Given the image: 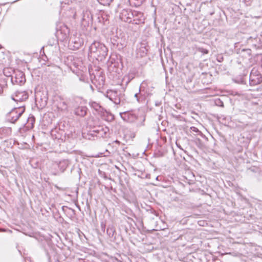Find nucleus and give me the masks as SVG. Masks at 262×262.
I'll list each match as a JSON object with an SVG mask.
<instances>
[{
  "label": "nucleus",
  "mask_w": 262,
  "mask_h": 262,
  "mask_svg": "<svg viewBox=\"0 0 262 262\" xmlns=\"http://www.w3.org/2000/svg\"><path fill=\"white\" fill-rule=\"evenodd\" d=\"M91 56H94L98 60L102 61L104 59L107 55V49L104 44L94 41L89 48Z\"/></svg>",
  "instance_id": "f257e3e1"
},
{
  "label": "nucleus",
  "mask_w": 262,
  "mask_h": 262,
  "mask_svg": "<svg viewBox=\"0 0 262 262\" xmlns=\"http://www.w3.org/2000/svg\"><path fill=\"white\" fill-rule=\"evenodd\" d=\"M25 111V105H18L9 112L6 115V119L8 121L14 123L20 117Z\"/></svg>",
  "instance_id": "f03ea898"
},
{
  "label": "nucleus",
  "mask_w": 262,
  "mask_h": 262,
  "mask_svg": "<svg viewBox=\"0 0 262 262\" xmlns=\"http://www.w3.org/2000/svg\"><path fill=\"white\" fill-rule=\"evenodd\" d=\"M35 99L36 104L40 108L45 107L48 102V92L46 91H38L35 92Z\"/></svg>",
  "instance_id": "7ed1b4c3"
},
{
  "label": "nucleus",
  "mask_w": 262,
  "mask_h": 262,
  "mask_svg": "<svg viewBox=\"0 0 262 262\" xmlns=\"http://www.w3.org/2000/svg\"><path fill=\"white\" fill-rule=\"evenodd\" d=\"M123 96V95L117 91L110 90L107 92L106 97L115 104L123 105L124 104Z\"/></svg>",
  "instance_id": "20e7f679"
},
{
  "label": "nucleus",
  "mask_w": 262,
  "mask_h": 262,
  "mask_svg": "<svg viewBox=\"0 0 262 262\" xmlns=\"http://www.w3.org/2000/svg\"><path fill=\"white\" fill-rule=\"evenodd\" d=\"M127 19L126 22L134 24H140L144 23L143 14L140 12L134 11L132 13L127 14Z\"/></svg>",
  "instance_id": "39448f33"
},
{
  "label": "nucleus",
  "mask_w": 262,
  "mask_h": 262,
  "mask_svg": "<svg viewBox=\"0 0 262 262\" xmlns=\"http://www.w3.org/2000/svg\"><path fill=\"white\" fill-rule=\"evenodd\" d=\"M262 82L261 74L256 69L253 68L250 74L249 84L251 86H255Z\"/></svg>",
  "instance_id": "423d86ee"
},
{
  "label": "nucleus",
  "mask_w": 262,
  "mask_h": 262,
  "mask_svg": "<svg viewBox=\"0 0 262 262\" xmlns=\"http://www.w3.org/2000/svg\"><path fill=\"white\" fill-rule=\"evenodd\" d=\"M11 82L13 84H24L26 82L25 74L19 70L15 71L11 75Z\"/></svg>",
  "instance_id": "0eeeda50"
},
{
  "label": "nucleus",
  "mask_w": 262,
  "mask_h": 262,
  "mask_svg": "<svg viewBox=\"0 0 262 262\" xmlns=\"http://www.w3.org/2000/svg\"><path fill=\"white\" fill-rule=\"evenodd\" d=\"M11 98L17 103V105H23L28 98V94L25 91H17L11 96Z\"/></svg>",
  "instance_id": "6e6552de"
},
{
  "label": "nucleus",
  "mask_w": 262,
  "mask_h": 262,
  "mask_svg": "<svg viewBox=\"0 0 262 262\" xmlns=\"http://www.w3.org/2000/svg\"><path fill=\"white\" fill-rule=\"evenodd\" d=\"M70 29L66 25H63L60 29L58 31V37L62 41H65L68 39L70 35Z\"/></svg>",
  "instance_id": "1a4fd4ad"
},
{
  "label": "nucleus",
  "mask_w": 262,
  "mask_h": 262,
  "mask_svg": "<svg viewBox=\"0 0 262 262\" xmlns=\"http://www.w3.org/2000/svg\"><path fill=\"white\" fill-rule=\"evenodd\" d=\"M120 115L124 121L128 122H133L137 119V116L130 111L120 113Z\"/></svg>",
  "instance_id": "9d476101"
},
{
  "label": "nucleus",
  "mask_w": 262,
  "mask_h": 262,
  "mask_svg": "<svg viewBox=\"0 0 262 262\" xmlns=\"http://www.w3.org/2000/svg\"><path fill=\"white\" fill-rule=\"evenodd\" d=\"M83 42L79 37L71 38L69 44L70 48L72 50H77L81 46Z\"/></svg>",
  "instance_id": "9b49d317"
},
{
  "label": "nucleus",
  "mask_w": 262,
  "mask_h": 262,
  "mask_svg": "<svg viewBox=\"0 0 262 262\" xmlns=\"http://www.w3.org/2000/svg\"><path fill=\"white\" fill-rule=\"evenodd\" d=\"M249 41H251L252 46H253L255 49H262V35H260V36H257L254 38L250 37L249 39Z\"/></svg>",
  "instance_id": "f8f14e48"
},
{
  "label": "nucleus",
  "mask_w": 262,
  "mask_h": 262,
  "mask_svg": "<svg viewBox=\"0 0 262 262\" xmlns=\"http://www.w3.org/2000/svg\"><path fill=\"white\" fill-rule=\"evenodd\" d=\"M87 107L84 106H79L76 107L74 110V114L80 117H84L87 113Z\"/></svg>",
  "instance_id": "ddd939ff"
},
{
  "label": "nucleus",
  "mask_w": 262,
  "mask_h": 262,
  "mask_svg": "<svg viewBox=\"0 0 262 262\" xmlns=\"http://www.w3.org/2000/svg\"><path fill=\"white\" fill-rule=\"evenodd\" d=\"M70 162L69 160L64 159L59 162L58 163V167L62 172H63L69 166Z\"/></svg>",
  "instance_id": "4468645a"
},
{
  "label": "nucleus",
  "mask_w": 262,
  "mask_h": 262,
  "mask_svg": "<svg viewBox=\"0 0 262 262\" xmlns=\"http://www.w3.org/2000/svg\"><path fill=\"white\" fill-rule=\"evenodd\" d=\"M147 49L144 44H141L140 47L137 49V54L141 57H143L146 55Z\"/></svg>",
  "instance_id": "2eb2a0df"
},
{
  "label": "nucleus",
  "mask_w": 262,
  "mask_h": 262,
  "mask_svg": "<svg viewBox=\"0 0 262 262\" xmlns=\"http://www.w3.org/2000/svg\"><path fill=\"white\" fill-rule=\"evenodd\" d=\"M240 55L245 58H249L251 55V50L250 49H243L239 51Z\"/></svg>",
  "instance_id": "dca6fc26"
},
{
  "label": "nucleus",
  "mask_w": 262,
  "mask_h": 262,
  "mask_svg": "<svg viewBox=\"0 0 262 262\" xmlns=\"http://www.w3.org/2000/svg\"><path fill=\"white\" fill-rule=\"evenodd\" d=\"M89 105L92 108L98 112H101V110H103V108L101 107L100 104L97 103L96 102L90 101L89 102Z\"/></svg>",
  "instance_id": "f3484780"
},
{
  "label": "nucleus",
  "mask_w": 262,
  "mask_h": 262,
  "mask_svg": "<svg viewBox=\"0 0 262 262\" xmlns=\"http://www.w3.org/2000/svg\"><path fill=\"white\" fill-rule=\"evenodd\" d=\"M106 233L108 236L112 238H115L114 236L116 231L115 228L113 226L108 227L106 230Z\"/></svg>",
  "instance_id": "a211bd4d"
},
{
  "label": "nucleus",
  "mask_w": 262,
  "mask_h": 262,
  "mask_svg": "<svg viewBox=\"0 0 262 262\" xmlns=\"http://www.w3.org/2000/svg\"><path fill=\"white\" fill-rule=\"evenodd\" d=\"M35 119L34 116L29 117L27 122V127L28 128H32L34 127Z\"/></svg>",
  "instance_id": "6ab92c4d"
},
{
  "label": "nucleus",
  "mask_w": 262,
  "mask_h": 262,
  "mask_svg": "<svg viewBox=\"0 0 262 262\" xmlns=\"http://www.w3.org/2000/svg\"><path fill=\"white\" fill-rule=\"evenodd\" d=\"M132 12H132V11H128L127 10H123L120 14V18L122 20L126 22L125 20H127V19H128L127 17V15H128L127 14H128L129 13H132Z\"/></svg>",
  "instance_id": "aec40b11"
},
{
  "label": "nucleus",
  "mask_w": 262,
  "mask_h": 262,
  "mask_svg": "<svg viewBox=\"0 0 262 262\" xmlns=\"http://www.w3.org/2000/svg\"><path fill=\"white\" fill-rule=\"evenodd\" d=\"M91 13L89 11L86 10L85 12H83L82 17L83 20L89 21L90 20H91Z\"/></svg>",
  "instance_id": "412c9836"
},
{
  "label": "nucleus",
  "mask_w": 262,
  "mask_h": 262,
  "mask_svg": "<svg viewBox=\"0 0 262 262\" xmlns=\"http://www.w3.org/2000/svg\"><path fill=\"white\" fill-rule=\"evenodd\" d=\"M108 130H109L108 128L105 127L104 128L101 127V129H99V130H94V132H96V133H99L100 136L103 137V136H105L107 132H108Z\"/></svg>",
  "instance_id": "4be33fe9"
},
{
  "label": "nucleus",
  "mask_w": 262,
  "mask_h": 262,
  "mask_svg": "<svg viewBox=\"0 0 262 262\" xmlns=\"http://www.w3.org/2000/svg\"><path fill=\"white\" fill-rule=\"evenodd\" d=\"M98 2L103 6H109L113 0H97Z\"/></svg>",
  "instance_id": "5701e85b"
},
{
  "label": "nucleus",
  "mask_w": 262,
  "mask_h": 262,
  "mask_svg": "<svg viewBox=\"0 0 262 262\" xmlns=\"http://www.w3.org/2000/svg\"><path fill=\"white\" fill-rule=\"evenodd\" d=\"M234 81L236 83L239 84H245L246 83L244 77H237L234 79Z\"/></svg>",
  "instance_id": "b1692460"
},
{
  "label": "nucleus",
  "mask_w": 262,
  "mask_h": 262,
  "mask_svg": "<svg viewBox=\"0 0 262 262\" xmlns=\"http://www.w3.org/2000/svg\"><path fill=\"white\" fill-rule=\"evenodd\" d=\"M194 142L196 145V146L199 147L201 148L203 146V144L202 142V141L199 138H195L194 140Z\"/></svg>",
  "instance_id": "393cba45"
},
{
  "label": "nucleus",
  "mask_w": 262,
  "mask_h": 262,
  "mask_svg": "<svg viewBox=\"0 0 262 262\" xmlns=\"http://www.w3.org/2000/svg\"><path fill=\"white\" fill-rule=\"evenodd\" d=\"M197 50H198V51L201 52L204 54H206L209 53V51L208 50L204 49L203 48H202V47H198L197 48Z\"/></svg>",
  "instance_id": "a878e982"
},
{
  "label": "nucleus",
  "mask_w": 262,
  "mask_h": 262,
  "mask_svg": "<svg viewBox=\"0 0 262 262\" xmlns=\"http://www.w3.org/2000/svg\"><path fill=\"white\" fill-rule=\"evenodd\" d=\"M144 100V97L142 95V93H141V95L139 96V97L138 98L137 101L139 102H142Z\"/></svg>",
  "instance_id": "bb28decb"
},
{
  "label": "nucleus",
  "mask_w": 262,
  "mask_h": 262,
  "mask_svg": "<svg viewBox=\"0 0 262 262\" xmlns=\"http://www.w3.org/2000/svg\"><path fill=\"white\" fill-rule=\"evenodd\" d=\"M215 103L217 105L220 106H224V103L222 101H221L220 99H219L217 101L215 102Z\"/></svg>",
  "instance_id": "cd10ccee"
},
{
  "label": "nucleus",
  "mask_w": 262,
  "mask_h": 262,
  "mask_svg": "<svg viewBox=\"0 0 262 262\" xmlns=\"http://www.w3.org/2000/svg\"><path fill=\"white\" fill-rule=\"evenodd\" d=\"M191 129L192 132H195V133H198V134H199V132H200L198 128L194 127V126H192L191 127Z\"/></svg>",
  "instance_id": "c85d7f7f"
},
{
  "label": "nucleus",
  "mask_w": 262,
  "mask_h": 262,
  "mask_svg": "<svg viewBox=\"0 0 262 262\" xmlns=\"http://www.w3.org/2000/svg\"><path fill=\"white\" fill-rule=\"evenodd\" d=\"M142 92V90L141 89H139V92L137 93L134 95V97L136 98V100H137L138 98L139 97V95H141V92Z\"/></svg>",
  "instance_id": "c756f323"
},
{
  "label": "nucleus",
  "mask_w": 262,
  "mask_h": 262,
  "mask_svg": "<svg viewBox=\"0 0 262 262\" xmlns=\"http://www.w3.org/2000/svg\"><path fill=\"white\" fill-rule=\"evenodd\" d=\"M217 60L219 62H221L223 60V57L222 56H220L217 57Z\"/></svg>",
  "instance_id": "7c9ffc66"
},
{
  "label": "nucleus",
  "mask_w": 262,
  "mask_h": 262,
  "mask_svg": "<svg viewBox=\"0 0 262 262\" xmlns=\"http://www.w3.org/2000/svg\"><path fill=\"white\" fill-rule=\"evenodd\" d=\"M137 1V5H140L143 2V0H136Z\"/></svg>",
  "instance_id": "2f4dec72"
},
{
  "label": "nucleus",
  "mask_w": 262,
  "mask_h": 262,
  "mask_svg": "<svg viewBox=\"0 0 262 262\" xmlns=\"http://www.w3.org/2000/svg\"><path fill=\"white\" fill-rule=\"evenodd\" d=\"M199 135H200L202 138L207 139L206 136L201 132H199Z\"/></svg>",
  "instance_id": "473e14b6"
},
{
  "label": "nucleus",
  "mask_w": 262,
  "mask_h": 262,
  "mask_svg": "<svg viewBox=\"0 0 262 262\" xmlns=\"http://www.w3.org/2000/svg\"><path fill=\"white\" fill-rule=\"evenodd\" d=\"M62 106L63 107V108H67L66 103L64 102H62Z\"/></svg>",
  "instance_id": "72a5a7b5"
},
{
  "label": "nucleus",
  "mask_w": 262,
  "mask_h": 262,
  "mask_svg": "<svg viewBox=\"0 0 262 262\" xmlns=\"http://www.w3.org/2000/svg\"><path fill=\"white\" fill-rule=\"evenodd\" d=\"M101 81L102 84H104V79L103 78V77H101Z\"/></svg>",
  "instance_id": "f704fd0d"
},
{
  "label": "nucleus",
  "mask_w": 262,
  "mask_h": 262,
  "mask_svg": "<svg viewBox=\"0 0 262 262\" xmlns=\"http://www.w3.org/2000/svg\"><path fill=\"white\" fill-rule=\"evenodd\" d=\"M3 92V89L2 86L0 85V94H1Z\"/></svg>",
  "instance_id": "c9c22d12"
},
{
  "label": "nucleus",
  "mask_w": 262,
  "mask_h": 262,
  "mask_svg": "<svg viewBox=\"0 0 262 262\" xmlns=\"http://www.w3.org/2000/svg\"><path fill=\"white\" fill-rule=\"evenodd\" d=\"M89 86H90V89L92 90V91L93 92H94V88L93 87V86H92V85L90 84V85H89Z\"/></svg>",
  "instance_id": "e433bc0d"
},
{
  "label": "nucleus",
  "mask_w": 262,
  "mask_h": 262,
  "mask_svg": "<svg viewBox=\"0 0 262 262\" xmlns=\"http://www.w3.org/2000/svg\"><path fill=\"white\" fill-rule=\"evenodd\" d=\"M110 117H111V120L114 119V116L113 115H112V114H110Z\"/></svg>",
  "instance_id": "4c0bfd02"
},
{
  "label": "nucleus",
  "mask_w": 262,
  "mask_h": 262,
  "mask_svg": "<svg viewBox=\"0 0 262 262\" xmlns=\"http://www.w3.org/2000/svg\"><path fill=\"white\" fill-rule=\"evenodd\" d=\"M101 226H102V229L104 230V228H105V225H101Z\"/></svg>",
  "instance_id": "58836bf2"
},
{
  "label": "nucleus",
  "mask_w": 262,
  "mask_h": 262,
  "mask_svg": "<svg viewBox=\"0 0 262 262\" xmlns=\"http://www.w3.org/2000/svg\"><path fill=\"white\" fill-rule=\"evenodd\" d=\"M158 178H159V177H157V178H156V180H158Z\"/></svg>",
  "instance_id": "ea45409f"
},
{
  "label": "nucleus",
  "mask_w": 262,
  "mask_h": 262,
  "mask_svg": "<svg viewBox=\"0 0 262 262\" xmlns=\"http://www.w3.org/2000/svg\"><path fill=\"white\" fill-rule=\"evenodd\" d=\"M115 142H116V143H119V142L118 141H117V140H116Z\"/></svg>",
  "instance_id": "a19ab883"
},
{
  "label": "nucleus",
  "mask_w": 262,
  "mask_h": 262,
  "mask_svg": "<svg viewBox=\"0 0 262 262\" xmlns=\"http://www.w3.org/2000/svg\"><path fill=\"white\" fill-rule=\"evenodd\" d=\"M80 79V80H81V81H82V79L81 78H80V79Z\"/></svg>",
  "instance_id": "79ce46f5"
},
{
  "label": "nucleus",
  "mask_w": 262,
  "mask_h": 262,
  "mask_svg": "<svg viewBox=\"0 0 262 262\" xmlns=\"http://www.w3.org/2000/svg\"><path fill=\"white\" fill-rule=\"evenodd\" d=\"M177 146H178V147H179L180 148H181L180 147V146H178V145H177Z\"/></svg>",
  "instance_id": "37998d69"
}]
</instances>
